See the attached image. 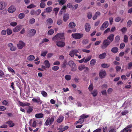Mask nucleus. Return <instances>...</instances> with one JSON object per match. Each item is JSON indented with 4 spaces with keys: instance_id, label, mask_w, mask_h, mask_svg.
<instances>
[{
    "instance_id": "obj_25",
    "label": "nucleus",
    "mask_w": 132,
    "mask_h": 132,
    "mask_svg": "<svg viewBox=\"0 0 132 132\" xmlns=\"http://www.w3.org/2000/svg\"><path fill=\"white\" fill-rule=\"evenodd\" d=\"M106 56V53H104L100 54L99 56V57L100 59H103L105 58Z\"/></svg>"
},
{
    "instance_id": "obj_11",
    "label": "nucleus",
    "mask_w": 132,
    "mask_h": 132,
    "mask_svg": "<svg viewBox=\"0 0 132 132\" xmlns=\"http://www.w3.org/2000/svg\"><path fill=\"white\" fill-rule=\"evenodd\" d=\"M22 26L21 25H18L13 29V31L15 32H18L21 28Z\"/></svg>"
},
{
    "instance_id": "obj_9",
    "label": "nucleus",
    "mask_w": 132,
    "mask_h": 132,
    "mask_svg": "<svg viewBox=\"0 0 132 132\" xmlns=\"http://www.w3.org/2000/svg\"><path fill=\"white\" fill-rule=\"evenodd\" d=\"M25 45V44L24 43L21 41H20L19 43L17 45V46L19 49H21Z\"/></svg>"
},
{
    "instance_id": "obj_10",
    "label": "nucleus",
    "mask_w": 132,
    "mask_h": 132,
    "mask_svg": "<svg viewBox=\"0 0 132 132\" xmlns=\"http://www.w3.org/2000/svg\"><path fill=\"white\" fill-rule=\"evenodd\" d=\"M15 10V7L13 5H12L9 7L8 9V11L9 13H12L14 12Z\"/></svg>"
},
{
    "instance_id": "obj_6",
    "label": "nucleus",
    "mask_w": 132,
    "mask_h": 132,
    "mask_svg": "<svg viewBox=\"0 0 132 132\" xmlns=\"http://www.w3.org/2000/svg\"><path fill=\"white\" fill-rule=\"evenodd\" d=\"M32 101L34 103H37L39 105H41L43 102V101L40 99L39 97L37 98H33L32 99Z\"/></svg>"
},
{
    "instance_id": "obj_48",
    "label": "nucleus",
    "mask_w": 132,
    "mask_h": 132,
    "mask_svg": "<svg viewBox=\"0 0 132 132\" xmlns=\"http://www.w3.org/2000/svg\"><path fill=\"white\" fill-rule=\"evenodd\" d=\"M88 115H85V114H83L80 116V118L82 119L87 118L88 117Z\"/></svg>"
},
{
    "instance_id": "obj_16",
    "label": "nucleus",
    "mask_w": 132,
    "mask_h": 132,
    "mask_svg": "<svg viewBox=\"0 0 132 132\" xmlns=\"http://www.w3.org/2000/svg\"><path fill=\"white\" fill-rule=\"evenodd\" d=\"M5 7V3L3 1L0 2V11L3 10Z\"/></svg>"
},
{
    "instance_id": "obj_35",
    "label": "nucleus",
    "mask_w": 132,
    "mask_h": 132,
    "mask_svg": "<svg viewBox=\"0 0 132 132\" xmlns=\"http://www.w3.org/2000/svg\"><path fill=\"white\" fill-rule=\"evenodd\" d=\"M52 10V7H48L47 8L45 9V10L47 13H49Z\"/></svg>"
},
{
    "instance_id": "obj_15",
    "label": "nucleus",
    "mask_w": 132,
    "mask_h": 132,
    "mask_svg": "<svg viewBox=\"0 0 132 132\" xmlns=\"http://www.w3.org/2000/svg\"><path fill=\"white\" fill-rule=\"evenodd\" d=\"M19 103L20 105L22 106H29L30 105V103L28 102L23 103L19 101Z\"/></svg>"
},
{
    "instance_id": "obj_34",
    "label": "nucleus",
    "mask_w": 132,
    "mask_h": 132,
    "mask_svg": "<svg viewBox=\"0 0 132 132\" xmlns=\"http://www.w3.org/2000/svg\"><path fill=\"white\" fill-rule=\"evenodd\" d=\"M94 88V86L93 84L92 83H91L89 86L88 87V89L90 92H92Z\"/></svg>"
},
{
    "instance_id": "obj_58",
    "label": "nucleus",
    "mask_w": 132,
    "mask_h": 132,
    "mask_svg": "<svg viewBox=\"0 0 132 132\" xmlns=\"http://www.w3.org/2000/svg\"><path fill=\"white\" fill-rule=\"evenodd\" d=\"M73 6L71 3H69L67 4V7L68 8H72V9Z\"/></svg>"
},
{
    "instance_id": "obj_44",
    "label": "nucleus",
    "mask_w": 132,
    "mask_h": 132,
    "mask_svg": "<svg viewBox=\"0 0 132 132\" xmlns=\"http://www.w3.org/2000/svg\"><path fill=\"white\" fill-rule=\"evenodd\" d=\"M59 9L58 7H56L53 9V11H54L55 14L56 15L57 14V13L59 10Z\"/></svg>"
},
{
    "instance_id": "obj_57",
    "label": "nucleus",
    "mask_w": 132,
    "mask_h": 132,
    "mask_svg": "<svg viewBox=\"0 0 132 132\" xmlns=\"http://www.w3.org/2000/svg\"><path fill=\"white\" fill-rule=\"evenodd\" d=\"M132 66V62L129 63L128 64L127 67L128 69H131Z\"/></svg>"
},
{
    "instance_id": "obj_39",
    "label": "nucleus",
    "mask_w": 132,
    "mask_h": 132,
    "mask_svg": "<svg viewBox=\"0 0 132 132\" xmlns=\"http://www.w3.org/2000/svg\"><path fill=\"white\" fill-rule=\"evenodd\" d=\"M25 16V15L23 13H20L18 15V18L20 19H22L24 18Z\"/></svg>"
},
{
    "instance_id": "obj_59",
    "label": "nucleus",
    "mask_w": 132,
    "mask_h": 132,
    "mask_svg": "<svg viewBox=\"0 0 132 132\" xmlns=\"http://www.w3.org/2000/svg\"><path fill=\"white\" fill-rule=\"evenodd\" d=\"M35 19L34 18H32L30 20L29 23L30 24H32L35 22Z\"/></svg>"
},
{
    "instance_id": "obj_61",
    "label": "nucleus",
    "mask_w": 132,
    "mask_h": 132,
    "mask_svg": "<svg viewBox=\"0 0 132 132\" xmlns=\"http://www.w3.org/2000/svg\"><path fill=\"white\" fill-rule=\"evenodd\" d=\"M85 68V67L84 65L80 66L78 67V69L80 71L82 70Z\"/></svg>"
},
{
    "instance_id": "obj_55",
    "label": "nucleus",
    "mask_w": 132,
    "mask_h": 132,
    "mask_svg": "<svg viewBox=\"0 0 132 132\" xmlns=\"http://www.w3.org/2000/svg\"><path fill=\"white\" fill-rule=\"evenodd\" d=\"M110 29L109 28H107L103 32V34L105 35L108 32L110 31Z\"/></svg>"
},
{
    "instance_id": "obj_2",
    "label": "nucleus",
    "mask_w": 132,
    "mask_h": 132,
    "mask_svg": "<svg viewBox=\"0 0 132 132\" xmlns=\"http://www.w3.org/2000/svg\"><path fill=\"white\" fill-rule=\"evenodd\" d=\"M110 41L108 39H105L103 40L102 44L101 46L102 49H105L110 44Z\"/></svg>"
},
{
    "instance_id": "obj_51",
    "label": "nucleus",
    "mask_w": 132,
    "mask_h": 132,
    "mask_svg": "<svg viewBox=\"0 0 132 132\" xmlns=\"http://www.w3.org/2000/svg\"><path fill=\"white\" fill-rule=\"evenodd\" d=\"M59 69V67L57 66H54L52 68V69L54 71H56L57 70Z\"/></svg>"
},
{
    "instance_id": "obj_17",
    "label": "nucleus",
    "mask_w": 132,
    "mask_h": 132,
    "mask_svg": "<svg viewBox=\"0 0 132 132\" xmlns=\"http://www.w3.org/2000/svg\"><path fill=\"white\" fill-rule=\"evenodd\" d=\"M85 30L87 32H88L89 31L90 29V27L89 23H86L85 25Z\"/></svg>"
},
{
    "instance_id": "obj_63",
    "label": "nucleus",
    "mask_w": 132,
    "mask_h": 132,
    "mask_svg": "<svg viewBox=\"0 0 132 132\" xmlns=\"http://www.w3.org/2000/svg\"><path fill=\"white\" fill-rule=\"evenodd\" d=\"M125 47V44L124 43H121L120 46V49H123Z\"/></svg>"
},
{
    "instance_id": "obj_43",
    "label": "nucleus",
    "mask_w": 132,
    "mask_h": 132,
    "mask_svg": "<svg viewBox=\"0 0 132 132\" xmlns=\"http://www.w3.org/2000/svg\"><path fill=\"white\" fill-rule=\"evenodd\" d=\"M8 71L10 72L13 73L14 74L15 73V72L13 69L11 67H10L8 68Z\"/></svg>"
},
{
    "instance_id": "obj_21",
    "label": "nucleus",
    "mask_w": 132,
    "mask_h": 132,
    "mask_svg": "<svg viewBox=\"0 0 132 132\" xmlns=\"http://www.w3.org/2000/svg\"><path fill=\"white\" fill-rule=\"evenodd\" d=\"M91 94L94 97H95L97 95V91L96 89H94L92 92H91Z\"/></svg>"
},
{
    "instance_id": "obj_45",
    "label": "nucleus",
    "mask_w": 132,
    "mask_h": 132,
    "mask_svg": "<svg viewBox=\"0 0 132 132\" xmlns=\"http://www.w3.org/2000/svg\"><path fill=\"white\" fill-rule=\"evenodd\" d=\"M36 7V6L35 5H34V4H31L29 6H27V8L28 9H31L32 8L35 7Z\"/></svg>"
},
{
    "instance_id": "obj_12",
    "label": "nucleus",
    "mask_w": 132,
    "mask_h": 132,
    "mask_svg": "<svg viewBox=\"0 0 132 132\" xmlns=\"http://www.w3.org/2000/svg\"><path fill=\"white\" fill-rule=\"evenodd\" d=\"M36 30L34 29H31L29 30V36L31 37L34 36L36 33Z\"/></svg>"
},
{
    "instance_id": "obj_64",
    "label": "nucleus",
    "mask_w": 132,
    "mask_h": 132,
    "mask_svg": "<svg viewBox=\"0 0 132 132\" xmlns=\"http://www.w3.org/2000/svg\"><path fill=\"white\" fill-rule=\"evenodd\" d=\"M121 20V18L119 17H117L115 18V21L116 22H118L120 21Z\"/></svg>"
},
{
    "instance_id": "obj_8",
    "label": "nucleus",
    "mask_w": 132,
    "mask_h": 132,
    "mask_svg": "<svg viewBox=\"0 0 132 132\" xmlns=\"http://www.w3.org/2000/svg\"><path fill=\"white\" fill-rule=\"evenodd\" d=\"M106 75V73L105 71L103 70H101L99 73V76L101 78H104Z\"/></svg>"
},
{
    "instance_id": "obj_5",
    "label": "nucleus",
    "mask_w": 132,
    "mask_h": 132,
    "mask_svg": "<svg viewBox=\"0 0 132 132\" xmlns=\"http://www.w3.org/2000/svg\"><path fill=\"white\" fill-rule=\"evenodd\" d=\"M83 34L80 33H75L72 34V37L76 39H79L83 36Z\"/></svg>"
},
{
    "instance_id": "obj_62",
    "label": "nucleus",
    "mask_w": 132,
    "mask_h": 132,
    "mask_svg": "<svg viewBox=\"0 0 132 132\" xmlns=\"http://www.w3.org/2000/svg\"><path fill=\"white\" fill-rule=\"evenodd\" d=\"M17 24V23L16 22H12L10 23L11 26L14 27L16 26Z\"/></svg>"
},
{
    "instance_id": "obj_38",
    "label": "nucleus",
    "mask_w": 132,
    "mask_h": 132,
    "mask_svg": "<svg viewBox=\"0 0 132 132\" xmlns=\"http://www.w3.org/2000/svg\"><path fill=\"white\" fill-rule=\"evenodd\" d=\"M84 119H82L80 118L79 119V120L78 121H77L76 122V124H77L78 123L81 124L83 123V122H84Z\"/></svg>"
},
{
    "instance_id": "obj_37",
    "label": "nucleus",
    "mask_w": 132,
    "mask_h": 132,
    "mask_svg": "<svg viewBox=\"0 0 132 132\" xmlns=\"http://www.w3.org/2000/svg\"><path fill=\"white\" fill-rule=\"evenodd\" d=\"M127 28L126 27H123L121 29L120 31L122 33H125L127 31Z\"/></svg>"
},
{
    "instance_id": "obj_29",
    "label": "nucleus",
    "mask_w": 132,
    "mask_h": 132,
    "mask_svg": "<svg viewBox=\"0 0 132 132\" xmlns=\"http://www.w3.org/2000/svg\"><path fill=\"white\" fill-rule=\"evenodd\" d=\"M67 0H60L58 1L59 4L60 5H63L67 2Z\"/></svg>"
},
{
    "instance_id": "obj_4",
    "label": "nucleus",
    "mask_w": 132,
    "mask_h": 132,
    "mask_svg": "<svg viewBox=\"0 0 132 132\" xmlns=\"http://www.w3.org/2000/svg\"><path fill=\"white\" fill-rule=\"evenodd\" d=\"M54 116H53L51 118H48L45 122V125L46 126H48L49 125H50L52 124L54 120Z\"/></svg>"
},
{
    "instance_id": "obj_23",
    "label": "nucleus",
    "mask_w": 132,
    "mask_h": 132,
    "mask_svg": "<svg viewBox=\"0 0 132 132\" xmlns=\"http://www.w3.org/2000/svg\"><path fill=\"white\" fill-rule=\"evenodd\" d=\"M69 15L68 14H65L63 16L64 21L66 22L69 18Z\"/></svg>"
},
{
    "instance_id": "obj_60",
    "label": "nucleus",
    "mask_w": 132,
    "mask_h": 132,
    "mask_svg": "<svg viewBox=\"0 0 132 132\" xmlns=\"http://www.w3.org/2000/svg\"><path fill=\"white\" fill-rule=\"evenodd\" d=\"M132 24V21L131 20H129L127 23V27H130Z\"/></svg>"
},
{
    "instance_id": "obj_22",
    "label": "nucleus",
    "mask_w": 132,
    "mask_h": 132,
    "mask_svg": "<svg viewBox=\"0 0 132 132\" xmlns=\"http://www.w3.org/2000/svg\"><path fill=\"white\" fill-rule=\"evenodd\" d=\"M118 51V48L116 47L112 48L111 50V52L113 53H116Z\"/></svg>"
},
{
    "instance_id": "obj_32",
    "label": "nucleus",
    "mask_w": 132,
    "mask_h": 132,
    "mask_svg": "<svg viewBox=\"0 0 132 132\" xmlns=\"http://www.w3.org/2000/svg\"><path fill=\"white\" fill-rule=\"evenodd\" d=\"M35 56L33 55H29L27 58V59L29 61H32L35 59Z\"/></svg>"
},
{
    "instance_id": "obj_50",
    "label": "nucleus",
    "mask_w": 132,
    "mask_h": 132,
    "mask_svg": "<svg viewBox=\"0 0 132 132\" xmlns=\"http://www.w3.org/2000/svg\"><path fill=\"white\" fill-rule=\"evenodd\" d=\"M47 52H48L47 51H45L41 53V55L42 56L45 57L46 56Z\"/></svg>"
},
{
    "instance_id": "obj_27",
    "label": "nucleus",
    "mask_w": 132,
    "mask_h": 132,
    "mask_svg": "<svg viewBox=\"0 0 132 132\" xmlns=\"http://www.w3.org/2000/svg\"><path fill=\"white\" fill-rule=\"evenodd\" d=\"M6 123L8 124L9 126L10 127H13L14 125V123L11 120L7 122Z\"/></svg>"
},
{
    "instance_id": "obj_56",
    "label": "nucleus",
    "mask_w": 132,
    "mask_h": 132,
    "mask_svg": "<svg viewBox=\"0 0 132 132\" xmlns=\"http://www.w3.org/2000/svg\"><path fill=\"white\" fill-rule=\"evenodd\" d=\"M6 107L3 106H0V111H3L5 110Z\"/></svg>"
},
{
    "instance_id": "obj_7",
    "label": "nucleus",
    "mask_w": 132,
    "mask_h": 132,
    "mask_svg": "<svg viewBox=\"0 0 132 132\" xmlns=\"http://www.w3.org/2000/svg\"><path fill=\"white\" fill-rule=\"evenodd\" d=\"M109 22L108 21L105 22L101 27L100 29L101 30H103L104 29L107 28L109 26Z\"/></svg>"
},
{
    "instance_id": "obj_14",
    "label": "nucleus",
    "mask_w": 132,
    "mask_h": 132,
    "mask_svg": "<svg viewBox=\"0 0 132 132\" xmlns=\"http://www.w3.org/2000/svg\"><path fill=\"white\" fill-rule=\"evenodd\" d=\"M56 44L58 47H62L64 46L65 43L59 41L57 42Z\"/></svg>"
},
{
    "instance_id": "obj_41",
    "label": "nucleus",
    "mask_w": 132,
    "mask_h": 132,
    "mask_svg": "<svg viewBox=\"0 0 132 132\" xmlns=\"http://www.w3.org/2000/svg\"><path fill=\"white\" fill-rule=\"evenodd\" d=\"M46 6L45 3L44 2H41L39 5V6L41 8H44Z\"/></svg>"
},
{
    "instance_id": "obj_1",
    "label": "nucleus",
    "mask_w": 132,
    "mask_h": 132,
    "mask_svg": "<svg viewBox=\"0 0 132 132\" xmlns=\"http://www.w3.org/2000/svg\"><path fill=\"white\" fill-rule=\"evenodd\" d=\"M68 65L71 68V70L72 71H76L77 69L76 63L70 60L68 62Z\"/></svg>"
},
{
    "instance_id": "obj_54",
    "label": "nucleus",
    "mask_w": 132,
    "mask_h": 132,
    "mask_svg": "<svg viewBox=\"0 0 132 132\" xmlns=\"http://www.w3.org/2000/svg\"><path fill=\"white\" fill-rule=\"evenodd\" d=\"M66 65L67 61L66 60L64 61L63 62L62 67L64 68H65L66 67Z\"/></svg>"
},
{
    "instance_id": "obj_36",
    "label": "nucleus",
    "mask_w": 132,
    "mask_h": 132,
    "mask_svg": "<svg viewBox=\"0 0 132 132\" xmlns=\"http://www.w3.org/2000/svg\"><path fill=\"white\" fill-rule=\"evenodd\" d=\"M7 34V35H10L12 33V31L10 29L7 28L6 29Z\"/></svg>"
},
{
    "instance_id": "obj_49",
    "label": "nucleus",
    "mask_w": 132,
    "mask_h": 132,
    "mask_svg": "<svg viewBox=\"0 0 132 132\" xmlns=\"http://www.w3.org/2000/svg\"><path fill=\"white\" fill-rule=\"evenodd\" d=\"M41 94L44 97L47 96V93L45 91L43 90L42 91Z\"/></svg>"
},
{
    "instance_id": "obj_30",
    "label": "nucleus",
    "mask_w": 132,
    "mask_h": 132,
    "mask_svg": "<svg viewBox=\"0 0 132 132\" xmlns=\"http://www.w3.org/2000/svg\"><path fill=\"white\" fill-rule=\"evenodd\" d=\"M33 107L29 106L28 107V109L27 111V113L30 114L33 111Z\"/></svg>"
},
{
    "instance_id": "obj_47",
    "label": "nucleus",
    "mask_w": 132,
    "mask_h": 132,
    "mask_svg": "<svg viewBox=\"0 0 132 132\" xmlns=\"http://www.w3.org/2000/svg\"><path fill=\"white\" fill-rule=\"evenodd\" d=\"M65 79L67 80H69L71 79V76L70 75H67L65 76Z\"/></svg>"
},
{
    "instance_id": "obj_13",
    "label": "nucleus",
    "mask_w": 132,
    "mask_h": 132,
    "mask_svg": "<svg viewBox=\"0 0 132 132\" xmlns=\"http://www.w3.org/2000/svg\"><path fill=\"white\" fill-rule=\"evenodd\" d=\"M114 35L113 34L110 35L107 38V39L109 40L111 43L112 42L114 39Z\"/></svg>"
},
{
    "instance_id": "obj_18",
    "label": "nucleus",
    "mask_w": 132,
    "mask_h": 132,
    "mask_svg": "<svg viewBox=\"0 0 132 132\" xmlns=\"http://www.w3.org/2000/svg\"><path fill=\"white\" fill-rule=\"evenodd\" d=\"M67 8L66 6H63V7L61 9L59 12V15H61L65 11V9Z\"/></svg>"
},
{
    "instance_id": "obj_24",
    "label": "nucleus",
    "mask_w": 132,
    "mask_h": 132,
    "mask_svg": "<svg viewBox=\"0 0 132 132\" xmlns=\"http://www.w3.org/2000/svg\"><path fill=\"white\" fill-rule=\"evenodd\" d=\"M76 26V24L73 22H70L69 24V26L70 28L71 29L74 28Z\"/></svg>"
},
{
    "instance_id": "obj_31",
    "label": "nucleus",
    "mask_w": 132,
    "mask_h": 132,
    "mask_svg": "<svg viewBox=\"0 0 132 132\" xmlns=\"http://www.w3.org/2000/svg\"><path fill=\"white\" fill-rule=\"evenodd\" d=\"M96 60L95 59H92L90 62V64L92 66L94 65L96 63Z\"/></svg>"
},
{
    "instance_id": "obj_46",
    "label": "nucleus",
    "mask_w": 132,
    "mask_h": 132,
    "mask_svg": "<svg viewBox=\"0 0 132 132\" xmlns=\"http://www.w3.org/2000/svg\"><path fill=\"white\" fill-rule=\"evenodd\" d=\"M54 32V31L52 29L50 30L48 32V34L49 35H52Z\"/></svg>"
},
{
    "instance_id": "obj_19",
    "label": "nucleus",
    "mask_w": 132,
    "mask_h": 132,
    "mask_svg": "<svg viewBox=\"0 0 132 132\" xmlns=\"http://www.w3.org/2000/svg\"><path fill=\"white\" fill-rule=\"evenodd\" d=\"M44 63L46 68H49L50 66V64L48 60H45L44 61Z\"/></svg>"
},
{
    "instance_id": "obj_40",
    "label": "nucleus",
    "mask_w": 132,
    "mask_h": 132,
    "mask_svg": "<svg viewBox=\"0 0 132 132\" xmlns=\"http://www.w3.org/2000/svg\"><path fill=\"white\" fill-rule=\"evenodd\" d=\"M2 104L3 105L6 106H8L9 105L8 102L6 100H4L2 101Z\"/></svg>"
},
{
    "instance_id": "obj_28",
    "label": "nucleus",
    "mask_w": 132,
    "mask_h": 132,
    "mask_svg": "<svg viewBox=\"0 0 132 132\" xmlns=\"http://www.w3.org/2000/svg\"><path fill=\"white\" fill-rule=\"evenodd\" d=\"M123 42L125 43H127L128 41V38L127 35H125L123 36Z\"/></svg>"
},
{
    "instance_id": "obj_42",
    "label": "nucleus",
    "mask_w": 132,
    "mask_h": 132,
    "mask_svg": "<svg viewBox=\"0 0 132 132\" xmlns=\"http://www.w3.org/2000/svg\"><path fill=\"white\" fill-rule=\"evenodd\" d=\"M46 22L50 24L52 23L53 20L52 19L50 18L47 20Z\"/></svg>"
},
{
    "instance_id": "obj_52",
    "label": "nucleus",
    "mask_w": 132,
    "mask_h": 132,
    "mask_svg": "<svg viewBox=\"0 0 132 132\" xmlns=\"http://www.w3.org/2000/svg\"><path fill=\"white\" fill-rule=\"evenodd\" d=\"M120 39V36L119 35H117L115 37V40L116 42H119Z\"/></svg>"
},
{
    "instance_id": "obj_33",
    "label": "nucleus",
    "mask_w": 132,
    "mask_h": 132,
    "mask_svg": "<svg viewBox=\"0 0 132 132\" xmlns=\"http://www.w3.org/2000/svg\"><path fill=\"white\" fill-rule=\"evenodd\" d=\"M110 66V64L106 63H103L101 64V67L104 68H107Z\"/></svg>"
},
{
    "instance_id": "obj_26",
    "label": "nucleus",
    "mask_w": 132,
    "mask_h": 132,
    "mask_svg": "<svg viewBox=\"0 0 132 132\" xmlns=\"http://www.w3.org/2000/svg\"><path fill=\"white\" fill-rule=\"evenodd\" d=\"M64 119V117L62 116H60L57 119V121L58 123L61 122Z\"/></svg>"
},
{
    "instance_id": "obj_3",
    "label": "nucleus",
    "mask_w": 132,
    "mask_h": 132,
    "mask_svg": "<svg viewBox=\"0 0 132 132\" xmlns=\"http://www.w3.org/2000/svg\"><path fill=\"white\" fill-rule=\"evenodd\" d=\"M64 35L63 33H58L52 39L54 40L62 39L64 38Z\"/></svg>"
},
{
    "instance_id": "obj_20",
    "label": "nucleus",
    "mask_w": 132,
    "mask_h": 132,
    "mask_svg": "<svg viewBox=\"0 0 132 132\" xmlns=\"http://www.w3.org/2000/svg\"><path fill=\"white\" fill-rule=\"evenodd\" d=\"M35 116L37 118H40L43 117L44 114L42 113H37L35 114Z\"/></svg>"
},
{
    "instance_id": "obj_53",
    "label": "nucleus",
    "mask_w": 132,
    "mask_h": 132,
    "mask_svg": "<svg viewBox=\"0 0 132 132\" xmlns=\"http://www.w3.org/2000/svg\"><path fill=\"white\" fill-rule=\"evenodd\" d=\"M35 12L36 15H38L40 14L41 12V11L40 9H38L35 11Z\"/></svg>"
}]
</instances>
